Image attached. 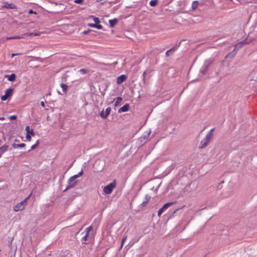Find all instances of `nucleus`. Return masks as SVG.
Instances as JSON below:
<instances>
[{
	"label": "nucleus",
	"mask_w": 257,
	"mask_h": 257,
	"mask_svg": "<svg viewBox=\"0 0 257 257\" xmlns=\"http://www.w3.org/2000/svg\"><path fill=\"white\" fill-rule=\"evenodd\" d=\"M48 119H49V116H47V120H48Z\"/></svg>",
	"instance_id": "4d7b16f0"
},
{
	"label": "nucleus",
	"mask_w": 257,
	"mask_h": 257,
	"mask_svg": "<svg viewBox=\"0 0 257 257\" xmlns=\"http://www.w3.org/2000/svg\"><path fill=\"white\" fill-rule=\"evenodd\" d=\"M100 1H102V2H101V4H104L105 2H106V1H104V0H100Z\"/></svg>",
	"instance_id": "603ef678"
},
{
	"label": "nucleus",
	"mask_w": 257,
	"mask_h": 257,
	"mask_svg": "<svg viewBox=\"0 0 257 257\" xmlns=\"http://www.w3.org/2000/svg\"><path fill=\"white\" fill-rule=\"evenodd\" d=\"M253 40V38L252 37H247L243 41L245 45L250 44Z\"/></svg>",
	"instance_id": "5701e85b"
},
{
	"label": "nucleus",
	"mask_w": 257,
	"mask_h": 257,
	"mask_svg": "<svg viewBox=\"0 0 257 257\" xmlns=\"http://www.w3.org/2000/svg\"><path fill=\"white\" fill-rule=\"evenodd\" d=\"M78 72H80V73L81 74L84 75V74H86L88 73L89 72V70L87 69L82 68V69H80L78 71Z\"/></svg>",
	"instance_id": "393cba45"
},
{
	"label": "nucleus",
	"mask_w": 257,
	"mask_h": 257,
	"mask_svg": "<svg viewBox=\"0 0 257 257\" xmlns=\"http://www.w3.org/2000/svg\"><path fill=\"white\" fill-rule=\"evenodd\" d=\"M54 4L56 5H57V3L56 2H55Z\"/></svg>",
	"instance_id": "13d9d810"
},
{
	"label": "nucleus",
	"mask_w": 257,
	"mask_h": 257,
	"mask_svg": "<svg viewBox=\"0 0 257 257\" xmlns=\"http://www.w3.org/2000/svg\"><path fill=\"white\" fill-rule=\"evenodd\" d=\"M13 88L10 87L7 89L5 91V94L4 95L1 96V99L2 101L7 100L9 97H11L13 95Z\"/></svg>",
	"instance_id": "423d86ee"
},
{
	"label": "nucleus",
	"mask_w": 257,
	"mask_h": 257,
	"mask_svg": "<svg viewBox=\"0 0 257 257\" xmlns=\"http://www.w3.org/2000/svg\"><path fill=\"white\" fill-rule=\"evenodd\" d=\"M25 131L27 132V134H29L31 135L32 136H34L35 133L33 129L30 130V126L27 125L25 127Z\"/></svg>",
	"instance_id": "a211bd4d"
},
{
	"label": "nucleus",
	"mask_w": 257,
	"mask_h": 257,
	"mask_svg": "<svg viewBox=\"0 0 257 257\" xmlns=\"http://www.w3.org/2000/svg\"><path fill=\"white\" fill-rule=\"evenodd\" d=\"M2 8H6L7 9H17V6L13 4V3H8V2H5L4 5L2 6Z\"/></svg>",
	"instance_id": "9d476101"
},
{
	"label": "nucleus",
	"mask_w": 257,
	"mask_h": 257,
	"mask_svg": "<svg viewBox=\"0 0 257 257\" xmlns=\"http://www.w3.org/2000/svg\"><path fill=\"white\" fill-rule=\"evenodd\" d=\"M151 131H150L147 134L146 136H145L144 137H141L139 139L140 141L142 143H145L148 141V139L150 135Z\"/></svg>",
	"instance_id": "f3484780"
},
{
	"label": "nucleus",
	"mask_w": 257,
	"mask_h": 257,
	"mask_svg": "<svg viewBox=\"0 0 257 257\" xmlns=\"http://www.w3.org/2000/svg\"><path fill=\"white\" fill-rule=\"evenodd\" d=\"M15 142H20V140H18V139H16L15 141Z\"/></svg>",
	"instance_id": "864d4df0"
},
{
	"label": "nucleus",
	"mask_w": 257,
	"mask_h": 257,
	"mask_svg": "<svg viewBox=\"0 0 257 257\" xmlns=\"http://www.w3.org/2000/svg\"><path fill=\"white\" fill-rule=\"evenodd\" d=\"M40 104L43 107H44L45 106V102L44 101H42L41 102Z\"/></svg>",
	"instance_id": "c03bdc74"
},
{
	"label": "nucleus",
	"mask_w": 257,
	"mask_h": 257,
	"mask_svg": "<svg viewBox=\"0 0 257 257\" xmlns=\"http://www.w3.org/2000/svg\"><path fill=\"white\" fill-rule=\"evenodd\" d=\"M39 144V141L37 140L36 143L31 146L30 150H29L28 152H30L31 150H34L38 146Z\"/></svg>",
	"instance_id": "a878e982"
},
{
	"label": "nucleus",
	"mask_w": 257,
	"mask_h": 257,
	"mask_svg": "<svg viewBox=\"0 0 257 257\" xmlns=\"http://www.w3.org/2000/svg\"><path fill=\"white\" fill-rule=\"evenodd\" d=\"M115 100V103H114V106H117L121 102V101L122 100V97H121L120 96H118V97H117L116 98H114V100Z\"/></svg>",
	"instance_id": "6ab92c4d"
},
{
	"label": "nucleus",
	"mask_w": 257,
	"mask_h": 257,
	"mask_svg": "<svg viewBox=\"0 0 257 257\" xmlns=\"http://www.w3.org/2000/svg\"><path fill=\"white\" fill-rule=\"evenodd\" d=\"M95 28H96L98 30H101L103 28V26L99 24V23L95 24Z\"/></svg>",
	"instance_id": "c756f323"
},
{
	"label": "nucleus",
	"mask_w": 257,
	"mask_h": 257,
	"mask_svg": "<svg viewBox=\"0 0 257 257\" xmlns=\"http://www.w3.org/2000/svg\"><path fill=\"white\" fill-rule=\"evenodd\" d=\"M88 233H86L85 235L82 238L81 241L83 242L84 241H86L87 240V237L88 236Z\"/></svg>",
	"instance_id": "2f4dec72"
},
{
	"label": "nucleus",
	"mask_w": 257,
	"mask_h": 257,
	"mask_svg": "<svg viewBox=\"0 0 257 257\" xmlns=\"http://www.w3.org/2000/svg\"><path fill=\"white\" fill-rule=\"evenodd\" d=\"M31 135H29V134H27L26 135V139L28 141H30L31 140Z\"/></svg>",
	"instance_id": "ea45409f"
},
{
	"label": "nucleus",
	"mask_w": 257,
	"mask_h": 257,
	"mask_svg": "<svg viewBox=\"0 0 257 257\" xmlns=\"http://www.w3.org/2000/svg\"><path fill=\"white\" fill-rule=\"evenodd\" d=\"M146 74H147V71H145L143 72V75H142V80H143V83L144 85H145L146 83Z\"/></svg>",
	"instance_id": "c85d7f7f"
},
{
	"label": "nucleus",
	"mask_w": 257,
	"mask_h": 257,
	"mask_svg": "<svg viewBox=\"0 0 257 257\" xmlns=\"http://www.w3.org/2000/svg\"><path fill=\"white\" fill-rule=\"evenodd\" d=\"M18 55V54H16V53H13V54H12V57H14L15 56H16V55Z\"/></svg>",
	"instance_id": "09e8293b"
},
{
	"label": "nucleus",
	"mask_w": 257,
	"mask_h": 257,
	"mask_svg": "<svg viewBox=\"0 0 257 257\" xmlns=\"http://www.w3.org/2000/svg\"><path fill=\"white\" fill-rule=\"evenodd\" d=\"M212 63L213 61L210 59H206L204 61L203 65L200 68L199 70L200 76H204L207 73L209 67Z\"/></svg>",
	"instance_id": "f03ea898"
},
{
	"label": "nucleus",
	"mask_w": 257,
	"mask_h": 257,
	"mask_svg": "<svg viewBox=\"0 0 257 257\" xmlns=\"http://www.w3.org/2000/svg\"><path fill=\"white\" fill-rule=\"evenodd\" d=\"M215 128H213L211 129L206 135L205 138H204L200 142L199 148L203 149L206 147L213 137V132Z\"/></svg>",
	"instance_id": "f257e3e1"
},
{
	"label": "nucleus",
	"mask_w": 257,
	"mask_h": 257,
	"mask_svg": "<svg viewBox=\"0 0 257 257\" xmlns=\"http://www.w3.org/2000/svg\"><path fill=\"white\" fill-rule=\"evenodd\" d=\"M111 110V108L110 107H107L106 108L105 112L103 109L100 111L99 115L102 119H106L109 115Z\"/></svg>",
	"instance_id": "0eeeda50"
},
{
	"label": "nucleus",
	"mask_w": 257,
	"mask_h": 257,
	"mask_svg": "<svg viewBox=\"0 0 257 257\" xmlns=\"http://www.w3.org/2000/svg\"><path fill=\"white\" fill-rule=\"evenodd\" d=\"M130 244H131V242H129V243L127 244V245H129Z\"/></svg>",
	"instance_id": "052dcab7"
},
{
	"label": "nucleus",
	"mask_w": 257,
	"mask_h": 257,
	"mask_svg": "<svg viewBox=\"0 0 257 257\" xmlns=\"http://www.w3.org/2000/svg\"><path fill=\"white\" fill-rule=\"evenodd\" d=\"M115 186L116 182L114 180L104 187L103 192L106 194H109L112 192L113 189Z\"/></svg>",
	"instance_id": "20e7f679"
},
{
	"label": "nucleus",
	"mask_w": 257,
	"mask_h": 257,
	"mask_svg": "<svg viewBox=\"0 0 257 257\" xmlns=\"http://www.w3.org/2000/svg\"><path fill=\"white\" fill-rule=\"evenodd\" d=\"M31 194L29 196L26 198L23 201L19 203H17L16 205H15L13 207L14 210L16 212H18L23 210L25 206L26 205L27 203V200L30 198Z\"/></svg>",
	"instance_id": "7ed1b4c3"
},
{
	"label": "nucleus",
	"mask_w": 257,
	"mask_h": 257,
	"mask_svg": "<svg viewBox=\"0 0 257 257\" xmlns=\"http://www.w3.org/2000/svg\"><path fill=\"white\" fill-rule=\"evenodd\" d=\"M74 3L78 4H81L84 2V0H74Z\"/></svg>",
	"instance_id": "f704fd0d"
},
{
	"label": "nucleus",
	"mask_w": 257,
	"mask_h": 257,
	"mask_svg": "<svg viewBox=\"0 0 257 257\" xmlns=\"http://www.w3.org/2000/svg\"><path fill=\"white\" fill-rule=\"evenodd\" d=\"M8 145H5L3 146H2L1 147H0V152L1 153L3 154L5 152H6L8 149Z\"/></svg>",
	"instance_id": "4be33fe9"
},
{
	"label": "nucleus",
	"mask_w": 257,
	"mask_h": 257,
	"mask_svg": "<svg viewBox=\"0 0 257 257\" xmlns=\"http://www.w3.org/2000/svg\"><path fill=\"white\" fill-rule=\"evenodd\" d=\"M127 239V235H124L123 236V237L121 240V244H122V245H123V244H124V242H125V241Z\"/></svg>",
	"instance_id": "72a5a7b5"
},
{
	"label": "nucleus",
	"mask_w": 257,
	"mask_h": 257,
	"mask_svg": "<svg viewBox=\"0 0 257 257\" xmlns=\"http://www.w3.org/2000/svg\"><path fill=\"white\" fill-rule=\"evenodd\" d=\"M175 203H176V201L174 202H167L163 205V206L158 210V215L159 216H160L162 213L167 209L168 207L171 206L172 205L174 204Z\"/></svg>",
	"instance_id": "6e6552de"
},
{
	"label": "nucleus",
	"mask_w": 257,
	"mask_h": 257,
	"mask_svg": "<svg viewBox=\"0 0 257 257\" xmlns=\"http://www.w3.org/2000/svg\"><path fill=\"white\" fill-rule=\"evenodd\" d=\"M127 79V76L125 74H121L118 76L116 78V83L120 84L123 83Z\"/></svg>",
	"instance_id": "9b49d317"
},
{
	"label": "nucleus",
	"mask_w": 257,
	"mask_h": 257,
	"mask_svg": "<svg viewBox=\"0 0 257 257\" xmlns=\"http://www.w3.org/2000/svg\"><path fill=\"white\" fill-rule=\"evenodd\" d=\"M68 185L66 188L63 190V192H65L69 189L74 188L78 183L77 180H72L70 178L67 180Z\"/></svg>",
	"instance_id": "39448f33"
},
{
	"label": "nucleus",
	"mask_w": 257,
	"mask_h": 257,
	"mask_svg": "<svg viewBox=\"0 0 257 257\" xmlns=\"http://www.w3.org/2000/svg\"><path fill=\"white\" fill-rule=\"evenodd\" d=\"M158 2V0H151L149 4L151 7H155L157 6Z\"/></svg>",
	"instance_id": "bb28decb"
},
{
	"label": "nucleus",
	"mask_w": 257,
	"mask_h": 257,
	"mask_svg": "<svg viewBox=\"0 0 257 257\" xmlns=\"http://www.w3.org/2000/svg\"><path fill=\"white\" fill-rule=\"evenodd\" d=\"M245 43L243 41L239 42L235 45L233 50L229 54V55H234L236 52L240 48H241L244 45H245Z\"/></svg>",
	"instance_id": "1a4fd4ad"
},
{
	"label": "nucleus",
	"mask_w": 257,
	"mask_h": 257,
	"mask_svg": "<svg viewBox=\"0 0 257 257\" xmlns=\"http://www.w3.org/2000/svg\"><path fill=\"white\" fill-rule=\"evenodd\" d=\"M83 174V169L82 168L80 172H79L77 174H76L75 175L71 176L70 178H71L72 180H76L77 178L81 177Z\"/></svg>",
	"instance_id": "dca6fc26"
},
{
	"label": "nucleus",
	"mask_w": 257,
	"mask_h": 257,
	"mask_svg": "<svg viewBox=\"0 0 257 257\" xmlns=\"http://www.w3.org/2000/svg\"><path fill=\"white\" fill-rule=\"evenodd\" d=\"M130 244H131V242H129V243L127 244V245H129Z\"/></svg>",
	"instance_id": "680f3d73"
},
{
	"label": "nucleus",
	"mask_w": 257,
	"mask_h": 257,
	"mask_svg": "<svg viewBox=\"0 0 257 257\" xmlns=\"http://www.w3.org/2000/svg\"><path fill=\"white\" fill-rule=\"evenodd\" d=\"M88 26L91 28H95V24L94 23H89L88 24Z\"/></svg>",
	"instance_id": "37998d69"
},
{
	"label": "nucleus",
	"mask_w": 257,
	"mask_h": 257,
	"mask_svg": "<svg viewBox=\"0 0 257 257\" xmlns=\"http://www.w3.org/2000/svg\"><path fill=\"white\" fill-rule=\"evenodd\" d=\"M85 165H86V163H85L84 164V165H83V167H84V168H85Z\"/></svg>",
	"instance_id": "5fc2aeb1"
},
{
	"label": "nucleus",
	"mask_w": 257,
	"mask_h": 257,
	"mask_svg": "<svg viewBox=\"0 0 257 257\" xmlns=\"http://www.w3.org/2000/svg\"><path fill=\"white\" fill-rule=\"evenodd\" d=\"M179 44L178 46H176L172 48L171 49H169V50L167 51L166 52V56L167 57H169L172 55V54L179 47Z\"/></svg>",
	"instance_id": "ddd939ff"
},
{
	"label": "nucleus",
	"mask_w": 257,
	"mask_h": 257,
	"mask_svg": "<svg viewBox=\"0 0 257 257\" xmlns=\"http://www.w3.org/2000/svg\"><path fill=\"white\" fill-rule=\"evenodd\" d=\"M49 95H50V93L47 94H46L45 96H47Z\"/></svg>",
	"instance_id": "6e6d98bb"
},
{
	"label": "nucleus",
	"mask_w": 257,
	"mask_h": 257,
	"mask_svg": "<svg viewBox=\"0 0 257 257\" xmlns=\"http://www.w3.org/2000/svg\"><path fill=\"white\" fill-rule=\"evenodd\" d=\"M12 146L14 148H24L26 146V145L24 143H21V144L14 143L13 144Z\"/></svg>",
	"instance_id": "412c9836"
},
{
	"label": "nucleus",
	"mask_w": 257,
	"mask_h": 257,
	"mask_svg": "<svg viewBox=\"0 0 257 257\" xmlns=\"http://www.w3.org/2000/svg\"><path fill=\"white\" fill-rule=\"evenodd\" d=\"M20 36H17V37H9V38H7V39H9V40H10V39H20Z\"/></svg>",
	"instance_id": "58836bf2"
},
{
	"label": "nucleus",
	"mask_w": 257,
	"mask_h": 257,
	"mask_svg": "<svg viewBox=\"0 0 257 257\" xmlns=\"http://www.w3.org/2000/svg\"><path fill=\"white\" fill-rule=\"evenodd\" d=\"M5 77L7 78L9 81L13 82L16 80V76L14 73H12L10 75H5Z\"/></svg>",
	"instance_id": "4468645a"
},
{
	"label": "nucleus",
	"mask_w": 257,
	"mask_h": 257,
	"mask_svg": "<svg viewBox=\"0 0 257 257\" xmlns=\"http://www.w3.org/2000/svg\"><path fill=\"white\" fill-rule=\"evenodd\" d=\"M151 198V197L148 195L146 194L145 197V201H147V202H148Z\"/></svg>",
	"instance_id": "473e14b6"
},
{
	"label": "nucleus",
	"mask_w": 257,
	"mask_h": 257,
	"mask_svg": "<svg viewBox=\"0 0 257 257\" xmlns=\"http://www.w3.org/2000/svg\"><path fill=\"white\" fill-rule=\"evenodd\" d=\"M199 3L198 1H194L191 5V8L193 11H195L198 7Z\"/></svg>",
	"instance_id": "aec40b11"
},
{
	"label": "nucleus",
	"mask_w": 257,
	"mask_h": 257,
	"mask_svg": "<svg viewBox=\"0 0 257 257\" xmlns=\"http://www.w3.org/2000/svg\"><path fill=\"white\" fill-rule=\"evenodd\" d=\"M158 188H156V189H154V187H153V188H152V190H154V191L155 192H157V191H158Z\"/></svg>",
	"instance_id": "49530a36"
},
{
	"label": "nucleus",
	"mask_w": 257,
	"mask_h": 257,
	"mask_svg": "<svg viewBox=\"0 0 257 257\" xmlns=\"http://www.w3.org/2000/svg\"><path fill=\"white\" fill-rule=\"evenodd\" d=\"M92 229V226H89L85 229L86 233H88L89 235L90 231Z\"/></svg>",
	"instance_id": "7c9ffc66"
},
{
	"label": "nucleus",
	"mask_w": 257,
	"mask_h": 257,
	"mask_svg": "<svg viewBox=\"0 0 257 257\" xmlns=\"http://www.w3.org/2000/svg\"><path fill=\"white\" fill-rule=\"evenodd\" d=\"M130 108V105L128 103L125 104L123 106L119 108L118 110V113L125 112L128 111Z\"/></svg>",
	"instance_id": "f8f14e48"
},
{
	"label": "nucleus",
	"mask_w": 257,
	"mask_h": 257,
	"mask_svg": "<svg viewBox=\"0 0 257 257\" xmlns=\"http://www.w3.org/2000/svg\"><path fill=\"white\" fill-rule=\"evenodd\" d=\"M122 247H123L122 244H121L120 246H119V248L118 250H120Z\"/></svg>",
	"instance_id": "8fccbe9b"
},
{
	"label": "nucleus",
	"mask_w": 257,
	"mask_h": 257,
	"mask_svg": "<svg viewBox=\"0 0 257 257\" xmlns=\"http://www.w3.org/2000/svg\"><path fill=\"white\" fill-rule=\"evenodd\" d=\"M130 244H131V242H129V243L127 244V245H129Z\"/></svg>",
	"instance_id": "bf43d9fd"
},
{
	"label": "nucleus",
	"mask_w": 257,
	"mask_h": 257,
	"mask_svg": "<svg viewBox=\"0 0 257 257\" xmlns=\"http://www.w3.org/2000/svg\"><path fill=\"white\" fill-rule=\"evenodd\" d=\"M60 86L62 89V91L64 93H66L67 92V89L68 88V86L66 84L62 83L60 84Z\"/></svg>",
	"instance_id": "b1692460"
},
{
	"label": "nucleus",
	"mask_w": 257,
	"mask_h": 257,
	"mask_svg": "<svg viewBox=\"0 0 257 257\" xmlns=\"http://www.w3.org/2000/svg\"><path fill=\"white\" fill-rule=\"evenodd\" d=\"M30 35H34L35 36H38V34L37 33H33L30 34Z\"/></svg>",
	"instance_id": "3c124183"
},
{
	"label": "nucleus",
	"mask_w": 257,
	"mask_h": 257,
	"mask_svg": "<svg viewBox=\"0 0 257 257\" xmlns=\"http://www.w3.org/2000/svg\"><path fill=\"white\" fill-rule=\"evenodd\" d=\"M256 81H257V77H256Z\"/></svg>",
	"instance_id": "e2e57ef3"
},
{
	"label": "nucleus",
	"mask_w": 257,
	"mask_h": 257,
	"mask_svg": "<svg viewBox=\"0 0 257 257\" xmlns=\"http://www.w3.org/2000/svg\"><path fill=\"white\" fill-rule=\"evenodd\" d=\"M17 118V116L16 115H12L10 116V119L11 120H16Z\"/></svg>",
	"instance_id": "c9c22d12"
},
{
	"label": "nucleus",
	"mask_w": 257,
	"mask_h": 257,
	"mask_svg": "<svg viewBox=\"0 0 257 257\" xmlns=\"http://www.w3.org/2000/svg\"><path fill=\"white\" fill-rule=\"evenodd\" d=\"M5 119V117H4V116L0 117V120H4Z\"/></svg>",
	"instance_id": "de8ad7c7"
},
{
	"label": "nucleus",
	"mask_w": 257,
	"mask_h": 257,
	"mask_svg": "<svg viewBox=\"0 0 257 257\" xmlns=\"http://www.w3.org/2000/svg\"><path fill=\"white\" fill-rule=\"evenodd\" d=\"M118 22V19L117 18H114L113 19L109 20L108 21V23L109 24V27L110 28H113Z\"/></svg>",
	"instance_id": "2eb2a0df"
},
{
	"label": "nucleus",
	"mask_w": 257,
	"mask_h": 257,
	"mask_svg": "<svg viewBox=\"0 0 257 257\" xmlns=\"http://www.w3.org/2000/svg\"><path fill=\"white\" fill-rule=\"evenodd\" d=\"M92 30H90V29H88L87 30H85L83 32V34H84V35H87L90 32L92 31Z\"/></svg>",
	"instance_id": "e433bc0d"
},
{
	"label": "nucleus",
	"mask_w": 257,
	"mask_h": 257,
	"mask_svg": "<svg viewBox=\"0 0 257 257\" xmlns=\"http://www.w3.org/2000/svg\"><path fill=\"white\" fill-rule=\"evenodd\" d=\"M90 17L93 19V20L94 21V22L95 23L94 24H97V23H100V20L98 18L92 15L90 16Z\"/></svg>",
	"instance_id": "cd10ccee"
},
{
	"label": "nucleus",
	"mask_w": 257,
	"mask_h": 257,
	"mask_svg": "<svg viewBox=\"0 0 257 257\" xmlns=\"http://www.w3.org/2000/svg\"><path fill=\"white\" fill-rule=\"evenodd\" d=\"M179 210H180V209H179V208L176 209L175 210H174V212H173V213L172 215H173L175 213H176V212L179 211Z\"/></svg>",
	"instance_id": "a18cd8bd"
},
{
	"label": "nucleus",
	"mask_w": 257,
	"mask_h": 257,
	"mask_svg": "<svg viewBox=\"0 0 257 257\" xmlns=\"http://www.w3.org/2000/svg\"><path fill=\"white\" fill-rule=\"evenodd\" d=\"M148 202H147V201H143L141 204L140 205L141 206H146Z\"/></svg>",
	"instance_id": "a19ab883"
},
{
	"label": "nucleus",
	"mask_w": 257,
	"mask_h": 257,
	"mask_svg": "<svg viewBox=\"0 0 257 257\" xmlns=\"http://www.w3.org/2000/svg\"><path fill=\"white\" fill-rule=\"evenodd\" d=\"M29 14H37V12L35 11H34L33 10H30L29 11Z\"/></svg>",
	"instance_id": "79ce46f5"
},
{
	"label": "nucleus",
	"mask_w": 257,
	"mask_h": 257,
	"mask_svg": "<svg viewBox=\"0 0 257 257\" xmlns=\"http://www.w3.org/2000/svg\"><path fill=\"white\" fill-rule=\"evenodd\" d=\"M106 90V88H105L102 91L100 90V92L101 93V94L102 96H104L105 95Z\"/></svg>",
	"instance_id": "4c0bfd02"
}]
</instances>
